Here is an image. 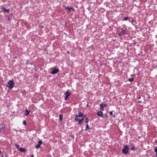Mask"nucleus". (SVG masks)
Returning a JSON list of instances; mask_svg holds the SVG:
<instances>
[{
	"instance_id": "28",
	"label": "nucleus",
	"mask_w": 157,
	"mask_h": 157,
	"mask_svg": "<svg viewBox=\"0 0 157 157\" xmlns=\"http://www.w3.org/2000/svg\"><path fill=\"white\" fill-rule=\"evenodd\" d=\"M2 157H7V156L5 154V155H2Z\"/></svg>"
},
{
	"instance_id": "1",
	"label": "nucleus",
	"mask_w": 157,
	"mask_h": 157,
	"mask_svg": "<svg viewBox=\"0 0 157 157\" xmlns=\"http://www.w3.org/2000/svg\"><path fill=\"white\" fill-rule=\"evenodd\" d=\"M119 29L120 30L118 34L119 36H121L127 34L128 31L127 30L126 26L125 25H124L122 28L121 27H120Z\"/></svg>"
},
{
	"instance_id": "32",
	"label": "nucleus",
	"mask_w": 157,
	"mask_h": 157,
	"mask_svg": "<svg viewBox=\"0 0 157 157\" xmlns=\"http://www.w3.org/2000/svg\"><path fill=\"white\" fill-rule=\"evenodd\" d=\"M141 102H141L140 101H138V103H141Z\"/></svg>"
},
{
	"instance_id": "27",
	"label": "nucleus",
	"mask_w": 157,
	"mask_h": 157,
	"mask_svg": "<svg viewBox=\"0 0 157 157\" xmlns=\"http://www.w3.org/2000/svg\"><path fill=\"white\" fill-rule=\"evenodd\" d=\"M109 113L110 115H112L113 114V112L112 111H110L109 112Z\"/></svg>"
},
{
	"instance_id": "33",
	"label": "nucleus",
	"mask_w": 157,
	"mask_h": 157,
	"mask_svg": "<svg viewBox=\"0 0 157 157\" xmlns=\"http://www.w3.org/2000/svg\"><path fill=\"white\" fill-rule=\"evenodd\" d=\"M140 98H141V97H139L138 98V99H140Z\"/></svg>"
},
{
	"instance_id": "37",
	"label": "nucleus",
	"mask_w": 157,
	"mask_h": 157,
	"mask_svg": "<svg viewBox=\"0 0 157 157\" xmlns=\"http://www.w3.org/2000/svg\"><path fill=\"white\" fill-rule=\"evenodd\" d=\"M155 142H157V140H156L155 141Z\"/></svg>"
},
{
	"instance_id": "20",
	"label": "nucleus",
	"mask_w": 157,
	"mask_h": 157,
	"mask_svg": "<svg viewBox=\"0 0 157 157\" xmlns=\"http://www.w3.org/2000/svg\"><path fill=\"white\" fill-rule=\"evenodd\" d=\"M90 128L88 124H87L86 126V128L85 129V131H86L87 129H89Z\"/></svg>"
},
{
	"instance_id": "8",
	"label": "nucleus",
	"mask_w": 157,
	"mask_h": 157,
	"mask_svg": "<svg viewBox=\"0 0 157 157\" xmlns=\"http://www.w3.org/2000/svg\"><path fill=\"white\" fill-rule=\"evenodd\" d=\"M42 142L41 140H39L38 141V144H37L36 146L35 147L36 148H40V145L42 144Z\"/></svg>"
},
{
	"instance_id": "16",
	"label": "nucleus",
	"mask_w": 157,
	"mask_h": 157,
	"mask_svg": "<svg viewBox=\"0 0 157 157\" xmlns=\"http://www.w3.org/2000/svg\"><path fill=\"white\" fill-rule=\"evenodd\" d=\"M130 20V18L128 17H125L124 18V19L123 20L125 21H127L128 20Z\"/></svg>"
},
{
	"instance_id": "34",
	"label": "nucleus",
	"mask_w": 157,
	"mask_h": 157,
	"mask_svg": "<svg viewBox=\"0 0 157 157\" xmlns=\"http://www.w3.org/2000/svg\"><path fill=\"white\" fill-rule=\"evenodd\" d=\"M113 117H115V115H113Z\"/></svg>"
},
{
	"instance_id": "25",
	"label": "nucleus",
	"mask_w": 157,
	"mask_h": 157,
	"mask_svg": "<svg viewBox=\"0 0 157 157\" xmlns=\"http://www.w3.org/2000/svg\"><path fill=\"white\" fill-rule=\"evenodd\" d=\"M135 149V147L134 146H133L131 148V150H134Z\"/></svg>"
},
{
	"instance_id": "35",
	"label": "nucleus",
	"mask_w": 157,
	"mask_h": 157,
	"mask_svg": "<svg viewBox=\"0 0 157 157\" xmlns=\"http://www.w3.org/2000/svg\"><path fill=\"white\" fill-rule=\"evenodd\" d=\"M150 98V97L149 96L148 97V98Z\"/></svg>"
},
{
	"instance_id": "30",
	"label": "nucleus",
	"mask_w": 157,
	"mask_h": 157,
	"mask_svg": "<svg viewBox=\"0 0 157 157\" xmlns=\"http://www.w3.org/2000/svg\"><path fill=\"white\" fill-rule=\"evenodd\" d=\"M136 29L138 28V26L137 25H136L135 26Z\"/></svg>"
},
{
	"instance_id": "10",
	"label": "nucleus",
	"mask_w": 157,
	"mask_h": 157,
	"mask_svg": "<svg viewBox=\"0 0 157 157\" xmlns=\"http://www.w3.org/2000/svg\"><path fill=\"white\" fill-rule=\"evenodd\" d=\"M64 94L65 95V96L68 97L71 94V93L68 91H67Z\"/></svg>"
},
{
	"instance_id": "12",
	"label": "nucleus",
	"mask_w": 157,
	"mask_h": 157,
	"mask_svg": "<svg viewBox=\"0 0 157 157\" xmlns=\"http://www.w3.org/2000/svg\"><path fill=\"white\" fill-rule=\"evenodd\" d=\"M85 117V116H84L82 119H80V121H79V122H78V124H82V122L84 120Z\"/></svg>"
},
{
	"instance_id": "15",
	"label": "nucleus",
	"mask_w": 157,
	"mask_h": 157,
	"mask_svg": "<svg viewBox=\"0 0 157 157\" xmlns=\"http://www.w3.org/2000/svg\"><path fill=\"white\" fill-rule=\"evenodd\" d=\"M78 115H75V120L76 121H78V122H79V121H80V119H79L78 118Z\"/></svg>"
},
{
	"instance_id": "2",
	"label": "nucleus",
	"mask_w": 157,
	"mask_h": 157,
	"mask_svg": "<svg viewBox=\"0 0 157 157\" xmlns=\"http://www.w3.org/2000/svg\"><path fill=\"white\" fill-rule=\"evenodd\" d=\"M123 147L124 148L122 150V152L124 154L126 155L129 153L128 151L129 149L126 145H124Z\"/></svg>"
},
{
	"instance_id": "14",
	"label": "nucleus",
	"mask_w": 157,
	"mask_h": 157,
	"mask_svg": "<svg viewBox=\"0 0 157 157\" xmlns=\"http://www.w3.org/2000/svg\"><path fill=\"white\" fill-rule=\"evenodd\" d=\"M25 112H26V113L25 114V115L26 116H28L30 113V111L28 110L27 109H26L25 110Z\"/></svg>"
},
{
	"instance_id": "36",
	"label": "nucleus",
	"mask_w": 157,
	"mask_h": 157,
	"mask_svg": "<svg viewBox=\"0 0 157 157\" xmlns=\"http://www.w3.org/2000/svg\"><path fill=\"white\" fill-rule=\"evenodd\" d=\"M1 153V151L0 150V154Z\"/></svg>"
},
{
	"instance_id": "26",
	"label": "nucleus",
	"mask_w": 157,
	"mask_h": 157,
	"mask_svg": "<svg viewBox=\"0 0 157 157\" xmlns=\"http://www.w3.org/2000/svg\"><path fill=\"white\" fill-rule=\"evenodd\" d=\"M68 98V97H67V96H65V98H64L65 100H67V98Z\"/></svg>"
},
{
	"instance_id": "22",
	"label": "nucleus",
	"mask_w": 157,
	"mask_h": 157,
	"mask_svg": "<svg viewBox=\"0 0 157 157\" xmlns=\"http://www.w3.org/2000/svg\"><path fill=\"white\" fill-rule=\"evenodd\" d=\"M15 146L19 150V149L20 148L19 147H20L19 146V145H18V144H15Z\"/></svg>"
},
{
	"instance_id": "3",
	"label": "nucleus",
	"mask_w": 157,
	"mask_h": 157,
	"mask_svg": "<svg viewBox=\"0 0 157 157\" xmlns=\"http://www.w3.org/2000/svg\"><path fill=\"white\" fill-rule=\"evenodd\" d=\"M14 84V81L13 80H10L7 85V86L9 87L10 89H12L13 87Z\"/></svg>"
},
{
	"instance_id": "29",
	"label": "nucleus",
	"mask_w": 157,
	"mask_h": 157,
	"mask_svg": "<svg viewBox=\"0 0 157 157\" xmlns=\"http://www.w3.org/2000/svg\"><path fill=\"white\" fill-rule=\"evenodd\" d=\"M67 53L68 54H70V52L69 51H68L67 52Z\"/></svg>"
},
{
	"instance_id": "38",
	"label": "nucleus",
	"mask_w": 157,
	"mask_h": 157,
	"mask_svg": "<svg viewBox=\"0 0 157 157\" xmlns=\"http://www.w3.org/2000/svg\"><path fill=\"white\" fill-rule=\"evenodd\" d=\"M72 137H74V136H73V135L72 136Z\"/></svg>"
},
{
	"instance_id": "18",
	"label": "nucleus",
	"mask_w": 157,
	"mask_h": 157,
	"mask_svg": "<svg viewBox=\"0 0 157 157\" xmlns=\"http://www.w3.org/2000/svg\"><path fill=\"white\" fill-rule=\"evenodd\" d=\"M62 114L59 115V119L60 121H62Z\"/></svg>"
},
{
	"instance_id": "11",
	"label": "nucleus",
	"mask_w": 157,
	"mask_h": 157,
	"mask_svg": "<svg viewBox=\"0 0 157 157\" xmlns=\"http://www.w3.org/2000/svg\"><path fill=\"white\" fill-rule=\"evenodd\" d=\"M78 116L79 117H81L83 116V114L81 113V112L80 111H78Z\"/></svg>"
},
{
	"instance_id": "17",
	"label": "nucleus",
	"mask_w": 157,
	"mask_h": 157,
	"mask_svg": "<svg viewBox=\"0 0 157 157\" xmlns=\"http://www.w3.org/2000/svg\"><path fill=\"white\" fill-rule=\"evenodd\" d=\"M5 128L6 125L3 124L2 126V128H0L1 131H2V130H3Z\"/></svg>"
},
{
	"instance_id": "31",
	"label": "nucleus",
	"mask_w": 157,
	"mask_h": 157,
	"mask_svg": "<svg viewBox=\"0 0 157 157\" xmlns=\"http://www.w3.org/2000/svg\"><path fill=\"white\" fill-rule=\"evenodd\" d=\"M31 157H34V155L33 154H32L31 155Z\"/></svg>"
},
{
	"instance_id": "21",
	"label": "nucleus",
	"mask_w": 157,
	"mask_h": 157,
	"mask_svg": "<svg viewBox=\"0 0 157 157\" xmlns=\"http://www.w3.org/2000/svg\"><path fill=\"white\" fill-rule=\"evenodd\" d=\"M128 81H129L130 82H132L134 80V79L133 78H129L128 80Z\"/></svg>"
},
{
	"instance_id": "7",
	"label": "nucleus",
	"mask_w": 157,
	"mask_h": 157,
	"mask_svg": "<svg viewBox=\"0 0 157 157\" xmlns=\"http://www.w3.org/2000/svg\"><path fill=\"white\" fill-rule=\"evenodd\" d=\"M2 9L3 10V12L4 13H9L10 11V9H6L4 7H2Z\"/></svg>"
},
{
	"instance_id": "5",
	"label": "nucleus",
	"mask_w": 157,
	"mask_h": 157,
	"mask_svg": "<svg viewBox=\"0 0 157 157\" xmlns=\"http://www.w3.org/2000/svg\"><path fill=\"white\" fill-rule=\"evenodd\" d=\"M100 108L101 109V110L103 111L104 110L103 108H104V107H107V105L106 104L102 103L100 104Z\"/></svg>"
},
{
	"instance_id": "13",
	"label": "nucleus",
	"mask_w": 157,
	"mask_h": 157,
	"mask_svg": "<svg viewBox=\"0 0 157 157\" xmlns=\"http://www.w3.org/2000/svg\"><path fill=\"white\" fill-rule=\"evenodd\" d=\"M19 150L21 152H25V149L24 148L20 147Z\"/></svg>"
},
{
	"instance_id": "23",
	"label": "nucleus",
	"mask_w": 157,
	"mask_h": 157,
	"mask_svg": "<svg viewBox=\"0 0 157 157\" xmlns=\"http://www.w3.org/2000/svg\"><path fill=\"white\" fill-rule=\"evenodd\" d=\"M23 124L24 125H26V122L25 121H23Z\"/></svg>"
},
{
	"instance_id": "9",
	"label": "nucleus",
	"mask_w": 157,
	"mask_h": 157,
	"mask_svg": "<svg viewBox=\"0 0 157 157\" xmlns=\"http://www.w3.org/2000/svg\"><path fill=\"white\" fill-rule=\"evenodd\" d=\"M97 115L101 117L102 118H103V113L101 111H99L97 113Z\"/></svg>"
},
{
	"instance_id": "4",
	"label": "nucleus",
	"mask_w": 157,
	"mask_h": 157,
	"mask_svg": "<svg viewBox=\"0 0 157 157\" xmlns=\"http://www.w3.org/2000/svg\"><path fill=\"white\" fill-rule=\"evenodd\" d=\"M52 71H51V73L52 74H54L57 73L59 71L58 69H56L54 67L52 68Z\"/></svg>"
},
{
	"instance_id": "19",
	"label": "nucleus",
	"mask_w": 157,
	"mask_h": 157,
	"mask_svg": "<svg viewBox=\"0 0 157 157\" xmlns=\"http://www.w3.org/2000/svg\"><path fill=\"white\" fill-rule=\"evenodd\" d=\"M154 150V151L156 152V156H157V146L155 147Z\"/></svg>"
},
{
	"instance_id": "24",
	"label": "nucleus",
	"mask_w": 157,
	"mask_h": 157,
	"mask_svg": "<svg viewBox=\"0 0 157 157\" xmlns=\"http://www.w3.org/2000/svg\"><path fill=\"white\" fill-rule=\"evenodd\" d=\"M88 122V118H86V121H85V123H87Z\"/></svg>"
},
{
	"instance_id": "6",
	"label": "nucleus",
	"mask_w": 157,
	"mask_h": 157,
	"mask_svg": "<svg viewBox=\"0 0 157 157\" xmlns=\"http://www.w3.org/2000/svg\"><path fill=\"white\" fill-rule=\"evenodd\" d=\"M65 9L66 10H68L69 11L73 12L74 10V8L72 7H70L68 6H67L65 7Z\"/></svg>"
}]
</instances>
